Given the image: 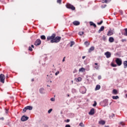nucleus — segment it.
Masks as SVG:
<instances>
[{
	"mask_svg": "<svg viewBox=\"0 0 127 127\" xmlns=\"http://www.w3.org/2000/svg\"><path fill=\"white\" fill-rule=\"evenodd\" d=\"M61 40V37H56V34H53L52 36L47 37V41H50L51 43H58Z\"/></svg>",
	"mask_w": 127,
	"mask_h": 127,
	"instance_id": "1",
	"label": "nucleus"
},
{
	"mask_svg": "<svg viewBox=\"0 0 127 127\" xmlns=\"http://www.w3.org/2000/svg\"><path fill=\"white\" fill-rule=\"evenodd\" d=\"M65 6L67 8H69L70 9H71L72 10H75L76 9V8L73 6V5L70 4V3H67L65 5Z\"/></svg>",
	"mask_w": 127,
	"mask_h": 127,
	"instance_id": "2",
	"label": "nucleus"
},
{
	"mask_svg": "<svg viewBox=\"0 0 127 127\" xmlns=\"http://www.w3.org/2000/svg\"><path fill=\"white\" fill-rule=\"evenodd\" d=\"M115 62L118 66H121V65L123 64V61L120 58H117L115 60Z\"/></svg>",
	"mask_w": 127,
	"mask_h": 127,
	"instance_id": "3",
	"label": "nucleus"
},
{
	"mask_svg": "<svg viewBox=\"0 0 127 127\" xmlns=\"http://www.w3.org/2000/svg\"><path fill=\"white\" fill-rule=\"evenodd\" d=\"M5 79V76L3 75V74H1L0 75V82L2 83V84L4 83V80Z\"/></svg>",
	"mask_w": 127,
	"mask_h": 127,
	"instance_id": "4",
	"label": "nucleus"
},
{
	"mask_svg": "<svg viewBox=\"0 0 127 127\" xmlns=\"http://www.w3.org/2000/svg\"><path fill=\"white\" fill-rule=\"evenodd\" d=\"M33 108L32 106H26L23 109V113H25L27 110H29V111H31L32 110Z\"/></svg>",
	"mask_w": 127,
	"mask_h": 127,
	"instance_id": "5",
	"label": "nucleus"
},
{
	"mask_svg": "<svg viewBox=\"0 0 127 127\" xmlns=\"http://www.w3.org/2000/svg\"><path fill=\"white\" fill-rule=\"evenodd\" d=\"M40 44H41V40L40 39L36 40L35 42V45H36V46H38V45H40Z\"/></svg>",
	"mask_w": 127,
	"mask_h": 127,
	"instance_id": "6",
	"label": "nucleus"
},
{
	"mask_svg": "<svg viewBox=\"0 0 127 127\" xmlns=\"http://www.w3.org/2000/svg\"><path fill=\"white\" fill-rule=\"evenodd\" d=\"M105 55L106 56V58H110L112 56V54L110 52H107L105 53Z\"/></svg>",
	"mask_w": 127,
	"mask_h": 127,
	"instance_id": "7",
	"label": "nucleus"
},
{
	"mask_svg": "<svg viewBox=\"0 0 127 127\" xmlns=\"http://www.w3.org/2000/svg\"><path fill=\"white\" fill-rule=\"evenodd\" d=\"M28 119H29L28 117H26L25 116H23L21 118V121H22V122H25V121H27Z\"/></svg>",
	"mask_w": 127,
	"mask_h": 127,
	"instance_id": "8",
	"label": "nucleus"
},
{
	"mask_svg": "<svg viewBox=\"0 0 127 127\" xmlns=\"http://www.w3.org/2000/svg\"><path fill=\"white\" fill-rule=\"evenodd\" d=\"M94 68H95V69H96V70H99L100 68V65H99V64L95 63L94 64Z\"/></svg>",
	"mask_w": 127,
	"mask_h": 127,
	"instance_id": "9",
	"label": "nucleus"
},
{
	"mask_svg": "<svg viewBox=\"0 0 127 127\" xmlns=\"http://www.w3.org/2000/svg\"><path fill=\"white\" fill-rule=\"evenodd\" d=\"M89 114L91 116L95 114V109L92 108L90 111L89 112Z\"/></svg>",
	"mask_w": 127,
	"mask_h": 127,
	"instance_id": "10",
	"label": "nucleus"
},
{
	"mask_svg": "<svg viewBox=\"0 0 127 127\" xmlns=\"http://www.w3.org/2000/svg\"><path fill=\"white\" fill-rule=\"evenodd\" d=\"M73 25H80V22L78 21H74L73 22Z\"/></svg>",
	"mask_w": 127,
	"mask_h": 127,
	"instance_id": "11",
	"label": "nucleus"
},
{
	"mask_svg": "<svg viewBox=\"0 0 127 127\" xmlns=\"http://www.w3.org/2000/svg\"><path fill=\"white\" fill-rule=\"evenodd\" d=\"M105 29V27L102 26L101 27L100 29L98 30V33H101V31H104Z\"/></svg>",
	"mask_w": 127,
	"mask_h": 127,
	"instance_id": "12",
	"label": "nucleus"
},
{
	"mask_svg": "<svg viewBox=\"0 0 127 127\" xmlns=\"http://www.w3.org/2000/svg\"><path fill=\"white\" fill-rule=\"evenodd\" d=\"M114 34V33L113 32V31L112 30H109L107 33L108 36H111V35H113Z\"/></svg>",
	"mask_w": 127,
	"mask_h": 127,
	"instance_id": "13",
	"label": "nucleus"
},
{
	"mask_svg": "<svg viewBox=\"0 0 127 127\" xmlns=\"http://www.w3.org/2000/svg\"><path fill=\"white\" fill-rule=\"evenodd\" d=\"M112 94H113V95H118L119 94V92H118V90L116 89H113Z\"/></svg>",
	"mask_w": 127,
	"mask_h": 127,
	"instance_id": "14",
	"label": "nucleus"
},
{
	"mask_svg": "<svg viewBox=\"0 0 127 127\" xmlns=\"http://www.w3.org/2000/svg\"><path fill=\"white\" fill-rule=\"evenodd\" d=\"M94 50H95V47L94 46H92L89 49L88 52H89V53H91V52H92V51H94Z\"/></svg>",
	"mask_w": 127,
	"mask_h": 127,
	"instance_id": "15",
	"label": "nucleus"
},
{
	"mask_svg": "<svg viewBox=\"0 0 127 127\" xmlns=\"http://www.w3.org/2000/svg\"><path fill=\"white\" fill-rule=\"evenodd\" d=\"M109 41L111 43H112V42H114V41H115V39H114L113 37H110L109 39Z\"/></svg>",
	"mask_w": 127,
	"mask_h": 127,
	"instance_id": "16",
	"label": "nucleus"
},
{
	"mask_svg": "<svg viewBox=\"0 0 127 127\" xmlns=\"http://www.w3.org/2000/svg\"><path fill=\"white\" fill-rule=\"evenodd\" d=\"M89 23L91 26H94V27H97V25H96V24L94 23V22H90Z\"/></svg>",
	"mask_w": 127,
	"mask_h": 127,
	"instance_id": "17",
	"label": "nucleus"
},
{
	"mask_svg": "<svg viewBox=\"0 0 127 127\" xmlns=\"http://www.w3.org/2000/svg\"><path fill=\"white\" fill-rule=\"evenodd\" d=\"M99 125H105V124H106V122H105V121L101 120V121H99Z\"/></svg>",
	"mask_w": 127,
	"mask_h": 127,
	"instance_id": "18",
	"label": "nucleus"
},
{
	"mask_svg": "<svg viewBox=\"0 0 127 127\" xmlns=\"http://www.w3.org/2000/svg\"><path fill=\"white\" fill-rule=\"evenodd\" d=\"M100 89H101V85H97L95 87V90L97 91L98 90H99Z\"/></svg>",
	"mask_w": 127,
	"mask_h": 127,
	"instance_id": "19",
	"label": "nucleus"
},
{
	"mask_svg": "<svg viewBox=\"0 0 127 127\" xmlns=\"http://www.w3.org/2000/svg\"><path fill=\"white\" fill-rule=\"evenodd\" d=\"M124 65V68H127V61H124L123 63Z\"/></svg>",
	"mask_w": 127,
	"mask_h": 127,
	"instance_id": "20",
	"label": "nucleus"
},
{
	"mask_svg": "<svg viewBox=\"0 0 127 127\" xmlns=\"http://www.w3.org/2000/svg\"><path fill=\"white\" fill-rule=\"evenodd\" d=\"M40 91V93H41V94H44V88H42L40 89L39 90Z\"/></svg>",
	"mask_w": 127,
	"mask_h": 127,
	"instance_id": "21",
	"label": "nucleus"
},
{
	"mask_svg": "<svg viewBox=\"0 0 127 127\" xmlns=\"http://www.w3.org/2000/svg\"><path fill=\"white\" fill-rule=\"evenodd\" d=\"M41 39L42 40H45V39H46V37L44 35H42L41 36Z\"/></svg>",
	"mask_w": 127,
	"mask_h": 127,
	"instance_id": "22",
	"label": "nucleus"
},
{
	"mask_svg": "<svg viewBox=\"0 0 127 127\" xmlns=\"http://www.w3.org/2000/svg\"><path fill=\"white\" fill-rule=\"evenodd\" d=\"M119 96H112V99H113V100H118V99H119Z\"/></svg>",
	"mask_w": 127,
	"mask_h": 127,
	"instance_id": "23",
	"label": "nucleus"
},
{
	"mask_svg": "<svg viewBox=\"0 0 127 127\" xmlns=\"http://www.w3.org/2000/svg\"><path fill=\"white\" fill-rule=\"evenodd\" d=\"M85 68H84V67H81L80 68H79V72H84V71H85Z\"/></svg>",
	"mask_w": 127,
	"mask_h": 127,
	"instance_id": "24",
	"label": "nucleus"
},
{
	"mask_svg": "<svg viewBox=\"0 0 127 127\" xmlns=\"http://www.w3.org/2000/svg\"><path fill=\"white\" fill-rule=\"evenodd\" d=\"M102 40H103L104 41H106V40H107V37H106V36L105 35L103 36Z\"/></svg>",
	"mask_w": 127,
	"mask_h": 127,
	"instance_id": "25",
	"label": "nucleus"
},
{
	"mask_svg": "<svg viewBox=\"0 0 127 127\" xmlns=\"http://www.w3.org/2000/svg\"><path fill=\"white\" fill-rule=\"evenodd\" d=\"M84 44L86 45V46H89L90 45V43H89L88 41L85 42Z\"/></svg>",
	"mask_w": 127,
	"mask_h": 127,
	"instance_id": "26",
	"label": "nucleus"
},
{
	"mask_svg": "<svg viewBox=\"0 0 127 127\" xmlns=\"http://www.w3.org/2000/svg\"><path fill=\"white\" fill-rule=\"evenodd\" d=\"M111 0H104L103 2H106V3H108V2H110V1H111Z\"/></svg>",
	"mask_w": 127,
	"mask_h": 127,
	"instance_id": "27",
	"label": "nucleus"
},
{
	"mask_svg": "<svg viewBox=\"0 0 127 127\" xmlns=\"http://www.w3.org/2000/svg\"><path fill=\"white\" fill-rule=\"evenodd\" d=\"M125 33L124 34V35L125 36H127V28L125 29Z\"/></svg>",
	"mask_w": 127,
	"mask_h": 127,
	"instance_id": "28",
	"label": "nucleus"
},
{
	"mask_svg": "<svg viewBox=\"0 0 127 127\" xmlns=\"http://www.w3.org/2000/svg\"><path fill=\"white\" fill-rule=\"evenodd\" d=\"M75 44V43L74 42H70V47H72V46H73V45H74Z\"/></svg>",
	"mask_w": 127,
	"mask_h": 127,
	"instance_id": "29",
	"label": "nucleus"
},
{
	"mask_svg": "<svg viewBox=\"0 0 127 127\" xmlns=\"http://www.w3.org/2000/svg\"><path fill=\"white\" fill-rule=\"evenodd\" d=\"M111 66H112V67H117V64H114V63H112L111 64Z\"/></svg>",
	"mask_w": 127,
	"mask_h": 127,
	"instance_id": "30",
	"label": "nucleus"
},
{
	"mask_svg": "<svg viewBox=\"0 0 127 127\" xmlns=\"http://www.w3.org/2000/svg\"><path fill=\"white\" fill-rule=\"evenodd\" d=\"M79 35L82 36L84 34V32H79L78 33Z\"/></svg>",
	"mask_w": 127,
	"mask_h": 127,
	"instance_id": "31",
	"label": "nucleus"
},
{
	"mask_svg": "<svg viewBox=\"0 0 127 127\" xmlns=\"http://www.w3.org/2000/svg\"><path fill=\"white\" fill-rule=\"evenodd\" d=\"M57 2L58 3H60V4H61L62 2V0H57Z\"/></svg>",
	"mask_w": 127,
	"mask_h": 127,
	"instance_id": "32",
	"label": "nucleus"
},
{
	"mask_svg": "<svg viewBox=\"0 0 127 127\" xmlns=\"http://www.w3.org/2000/svg\"><path fill=\"white\" fill-rule=\"evenodd\" d=\"M77 80H78V82H81V81H82V78L78 77L77 78Z\"/></svg>",
	"mask_w": 127,
	"mask_h": 127,
	"instance_id": "33",
	"label": "nucleus"
},
{
	"mask_svg": "<svg viewBox=\"0 0 127 127\" xmlns=\"http://www.w3.org/2000/svg\"><path fill=\"white\" fill-rule=\"evenodd\" d=\"M110 119H113V118H115V114H112V115L110 117Z\"/></svg>",
	"mask_w": 127,
	"mask_h": 127,
	"instance_id": "34",
	"label": "nucleus"
},
{
	"mask_svg": "<svg viewBox=\"0 0 127 127\" xmlns=\"http://www.w3.org/2000/svg\"><path fill=\"white\" fill-rule=\"evenodd\" d=\"M79 126H80V127H85V126L84 125V124H83V123H80L79 124Z\"/></svg>",
	"mask_w": 127,
	"mask_h": 127,
	"instance_id": "35",
	"label": "nucleus"
},
{
	"mask_svg": "<svg viewBox=\"0 0 127 127\" xmlns=\"http://www.w3.org/2000/svg\"><path fill=\"white\" fill-rule=\"evenodd\" d=\"M122 42H127V39H123L121 40Z\"/></svg>",
	"mask_w": 127,
	"mask_h": 127,
	"instance_id": "36",
	"label": "nucleus"
},
{
	"mask_svg": "<svg viewBox=\"0 0 127 127\" xmlns=\"http://www.w3.org/2000/svg\"><path fill=\"white\" fill-rule=\"evenodd\" d=\"M102 23H103V20H101L100 22L97 23V24L98 25H101V24H102Z\"/></svg>",
	"mask_w": 127,
	"mask_h": 127,
	"instance_id": "37",
	"label": "nucleus"
},
{
	"mask_svg": "<svg viewBox=\"0 0 127 127\" xmlns=\"http://www.w3.org/2000/svg\"><path fill=\"white\" fill-rule=\"evenodd\" d=\"M97 106V102L94 101V104H93V107H96Z\"/></svg>",
	"mask_w": 127,
	"mask_h": 127,
	"instance_id": "38",
	"label": "nucleus"
},
{
	"mask_svg": "<svg viewBox=\"0 0 127 127\" xmlns=\"http://www.w3.org/2000/svg\"><path fill=\"white\" fill-rule=\"evenodd\" d=\"M52 112V109H50V110H49L48 113V114H50V113H51Z\"/></svg>",
	"mask_w": 127,
	"mask_h": 127,
	"instance_id": "39",
	"label": "nucleus"
},
{
	"mask_svg": "<svg viewBox=\"0 0 127 127\" xmlns=\"http://www.w3.org/2000/svg\"><path fill=\"white\" fill-rule=\"evenodd\" d=\"M98 80H101V79H102V76L99 75L98 76Z\"/></svg>",
	"mask_w": 127,
	"mask_h": 127,
	"instance_id": "40",
	"label": "nucleus"
},
{
	"mask_svg": "<svg viewBox=\"0 0 127 127\" xmlns=\"http://www.w3.org/2000/svg\"><path fill=\"white\" fill-rule=\"evenodd\" d=\"M51 101H52V102H54V101H55V98H51Z\"/></svg>",
	"mask_w": 127,
	"mask_h": 127,
	"instance_id": "41",
	"label": "nucleus"
},
{
	"mask_svg": "<svg viewBox=\"0 0 127 127\" xmlns=\"http://www.w3.org/2000/svg\"><path fill=\"white\" fill-rule=\"evenodd\" d=\"M29 51H32V50H33L32 48L31 47H29Z\"/></svg>",
	"mask_w": 127,
	"mask_h": 127,
	"instance_id": "42",
	"label": "nucleus"
},
{
	"mask_svg": "<svg viewBox=\"0 0 127 127\" xmlns=\"http://www.w3.org/2000/svg\"><path fill=\"white\" fill-rule=\"evenodd\" d=\"M119 12H120V13H121L122 14H123V13H124V12H123V10H120Z\"/></svg>",
	"mask_w": 127,
	"mask_h": 127,
	"instance_id": "43",
	"label": "nucleus"
},
{
	"mask_svg": "<svg viewBox=\"0 0 127 127\" xmlns=\"http://www.w3.org/2000/svg\"><path fill=\"white\" fill-rule=\"evenodd\" d=\"M120 125H121L122 126H125V123H123V122H120Z\"/></svg>",
	"mask_w": 127,
	"mask_h": 127,
	"instance_id": "44",
	"label": "nucleus"
},
{
	"mask_svg": "<svg viewBox=\"0 0 127 127\" xmlns=\"http://www.w3.org/2000/svg\"><path fill=\"white\" fill-rule=\"evenodd\" d=\"M60 72L59 71H57V72H56L55 75L56 76H57V75H58V74H59Z\"/></svg>",
	"mask_w": 127,
	"mask_h": 127,
	"instance_id": "45",
	"label": "nucleus"
},
{
	"mask_svg": "<svg viewBox=\"0 0 127 127\" xmlns=\"http://www.w3.org/2000/svg\"><path fill=\"white\" fill-rule=\"evenodd\" d=\"M65 127H71V126H70L69 125H65Z\"/></svg>",
	"mask_w": 127,
	"mask_h": 127,
	"instance_id": "46",
	"label": "nucleus"
},
{
	"mask_svg": "<svg viewBox=\"0 0 127 127\" xmlns=\"http://www.w3.org/2000/svg\"><path fill=\"white\" fill-rule=\"evenodd\" d=\"M66 58V57H64L63 60V62H64L65 61V59Z\"/></svg>",
	"mask_w": 127,
	"mask_h": 127,
	"instance_id": "47",
	"label": "nucleus"
},
{
	"mask_svg": "<svg viewBox=\"0 0 127 127\" xmlns=\"http://www.w3.org/2000/svg\"><path fill=\"white\" fill-rule=\"evenodd\" d=\"M69 122H70V120L69 119L66 120V123H69Z\"/></svg>",
	"mask_w": 127,
	"mask_h": 127,
	"instance_id": "48",
	"label": "nucleus"
},
{
	"mask_svg": "<svg viewBox=\"0 0 127 127\" xmlns=\"http://www.w3.org/2000/svg\"><path fill=\"white\" fill-rule=\"evenodd\" d=\"M0 119L2 121H3V120H4V118H0Z\"/></svg>",
	"mask_w": 127,
	"mask_h": 127,
	"instance_id": "49",
	"label": "nucleus"
},
{
	"mask_svg": "<svg viewBox=\"0 0 127 127\" xmlns=\"http://www.w3.org/2000/svg\"><path fill=\"white\" fill-rule=\"evenodd\" d=\"M31 47H32V48H34V46L33 45H32Z\"/></svg>",
	"mask_w": 127,
	"mask_h": 127,
	"instance_id": "50",
	"label": "nucleus"
},
{
	"mask_svg": "<svg viewBox=\"0 0 127 127\" xmlns=\"http://www.w3.org/2000/svg\"><path fill=\"white\" fill-rule=\"evenodd\" d=\"M85 58H86V57L85 56L82 57V59H85Z\"/></svg>",
	"mask_w": 127,
	"mask_h": 127,
	"instance_id": "51",
	"label": "nucleus"
},
{
	"mask_svg": "<svg viewBox=\"0 0 127 127\" xmlns=\"http://www.w3.org/2000/svg\"><path fill=\"white\" fill-rule=\"evenodd\" d=\"M31 81H32V82H34V79H32V80H31Z\"/></svg>",
	"mask_w": 127,
	"mask_h": 127,
	"instance_id": "52",
	"label": "nucleus"
},
{
	"mask_svg": "<svg viewBox=\"0 0 127 127\" xmlns=\"http://www.w3.org/2000/svg\"><path fill=\"white\" fill-rule=\"evenodd\" d=\"M85 93H86V92H82V94H85Z\"/></svg>",
	"mask_w": 127,
	"mask_h": 127,
	"instance_id": "53",
	"label": "nucleus"
},
{
	"mask_svg": "<svg viewBox=\"0 0 127 127\" xmlns=\"http://www.w3.org/2000/svg\"><path fill=\"white\" fill-rule=\"evenodd\" d=\"M70 95L69 94L67 95V97H69Z\"/></svg>",
	"mask_w": 127,
	"mask_h": 127,
	"instance_id": "54",
	"label": "nucleus"
},
{
	"mask_svg": "<svg viewBox=\"0 0 127 127\" xmlns=\"http://www.w3.org/2000/svg\"><path fill=\"white\" fill-rule=\"evenodd\" d=\"M104 0H102V2H104Z\"/></svg>",
	"mask_w": 127,
	"mask_h": 127,
	"instance_id": "55",
	"label": "nucleus"
},
{
	"mask_svg": "<svg viewBox=\"0 0 127 127\" xmlns=\"http://www.w3.org/2000/svg\"><path fill=\"white\" fill-rule=\"evenodd\" d=\"M47 87H50V86H49V85H47Z\"/></svg>",
	"mask_w": 127,
	"mask_h": 127,
	"instance_id": "56",
	"label": "nucleus"
},
{
	"mask_svg": "<svg viewBox=\"0 0 127 127\" xmlns=\"http://www.w3.org/2000/svg\"><path fill=\"white\" fill-rule=\"evenodd\" d=\"M50 82H51V83H52V81H50Z\"/></svg>",
	"mask_w": 127,
	"mask_h": 127,
	"instance_id": "57",
	"label": "nucleus"
},
{
	"mask_svg": "<svg viewBox=\"0 0 127 127\" xmlns=\"http://www.w3.org/2000/svg\"><path fill=\"white\" fill-rule=\"evenodd\" d=\"M109 127V126H106V127Z\"/></svg>",
	"mask_w": 127,
	"mask_h": 127,
	"instance_id": "58",
	"label": "nucleus"
},
{
	"mask_svg": "<svg viewBox=\"0 0 127 127\" xmlns=\"http://www.w3.org/2000/svg\"><path fill=\"white\" fill-rule=\"evenodd\" d=\"M72 82L73 83V81H72Z\"/></svg>",
	"mask_w": 127,
	"mask_h": 127,
	"instance_id": "59",
	"label": "nucleus"
}]
</instances>
